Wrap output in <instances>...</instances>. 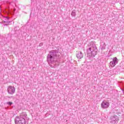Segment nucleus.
Returning a JSON list of instances; mask_svg holds the SVG:
<instances>
[{
    "label": "nucleus",
    "mask_w": 124,
    "mask_h": 124,
    "mask_svg": "<svg viewBox=\"0 0 124 124\" xmlns=\"http://www.w3.org/2000/svg\"><path fill=\"white\" fill-rule=\"evenodd\" d=\"M106 47V45L105 43H103V46H102L101 50H105Z\"/></svg>",
    "instance_id": "obj_13"
},
{
    "label": "nucleus",
    "mask_w": 124,
    "mask_h": 124,
    "mask_svg": "<svg viewBox=\"0 0 124 124\" xmlns=\"http://www.w3.org/2000/svg\"><path fill=\"white\" fill-rule=\"evenodd\" d=\"M87 57L89 59L91 58H94L97 55V47L95 45H93V46L89 47L87 49Z\"/></svg>",
    "instance_id": "obj_2"
},
{
    "label": "nucleus",
    "mask_w": 124,
    "mask_h": 124,
    "mask_svg": "<svg viewBox=\"0 0 124 124\" xmlns=\"http://www.w3.org/2000/svg\"><path fill=\"white\" fill-rule=\"evenodd\" d=\"M3 22L5 23L4 24V26H8V25H9L10 24V23H11L10 21H7V22L3 21Z\"/></svg>",
    "instance_id": "obj_15"
},
{
    "label": "nucleus",
    "mask_w": 124,
    "mask_h": 124,
    "mask_svg": "<svg viewBox=\"0 0 124 124\" xmlns=\"http://www.w3.org/2000/svg\"><path fill=\"white\" fill-rule=\"evenodd\" d=\"M58 54H59V51L58 50H51L46 57L47 62L49 64H53V65H55V66L56 65H59V62L57 61Z\"/></svg>",
    "instance_id": "obj_1"
},
{
    "label": "nucleus",
    "mask_w": 124,
    "mask_h": 124,
    "mask_svg": "<svg viewBox=\"0 0 124 124\" xmlns=\"http://www.w3.org/2000/svg\"><path fill=\"white\" fill-rule=\"evenodd\" d=\"M118 62H119V60H118V58H117V57H114L113 58V60L110 62L109 64L111 67H114Z\"/></svg>",
    "instance_id": "obj_6"
},
{
    "label": "nucleus",
    "mask_w": 124,
    "mask_h": 124,
    "mask_svg": "<svg viewBox=\"0 0 124 124\" xmlns=\"http://www.w3.org/2000/svg\"><path fill=\"white\" fill-rule=\"evenodd\" d=\"M13 108V107H11V109H12Z\"/></svg>",
    "instance_id": "obj_17"
},
{
    "label": "nucleus",
    "mask_w": 124,
    "mask_h": 124,
    "mask_svg": "<svg viewBox=\"0 0 124 124\" xmlns=\"http://www.w3.org/2000/svg\"><path fill=\"white\" fill-rule=\"evenodd\" d=\"M71 16L73 17H75L76 16V10H74L72 11V13H71Z\"/></svg>",
    "instance_id": "obj_11"
},
{
    "label": "nucleus",
    "mask_w": 124,
    "mask_h": 124,
    "mask_svg": "<svg viewBox=\"0 0 124 124\" xmlns=\"http://www.w3.org/2000/svg\"><path fill=\"white\" fill-rule=\"evenodd\" d=\"M83 57H84V54L81 51L78 52L77 54V58H78V59H82Z\"/></svg>",
    "instance_id": "obj_8"
},
{
    "label": "nucleus",
    "mask_w": 124,
    "mask_h": 124,
    "mask_svg": "<svg viewBox=\"0 0 124 124\" xmlns=\"http://www.w3.org/2000/svg\"><path fill=\"white\" fill-rule=\"evenodd\" d=\"M6 13H7V14H8V15H12V12L10 11V9H7L6 10Z\"/></svg>",
    "instance_id": "obj_10"
},
{
    "label": "nucleus",
    "mask_w": 124,
    "mask_h": 124,
    "mask_svg": "<svg viewBox=\"0 0 124 124\" xmlns=\"http://www.w3.org/2000/svg\"><path fill=\"white\" fill-rule=\"evenodd\" d=\"M15 124H26V119L16 116L15 119Z\"/></svg>",
    "instance_id": "obj_3"
},
{
    "label": "nucleus",
    "mask_w": 124,
    "mask_h": 124,
    "mask_svg": "<svg viewBox=\"0 0 124 124\" xmlns=\"http://www.w3.org/2000/svg\"><path fill=\"white\" fill-rule=\"evenodd\" d=\"M15 87L14 86H9L7 88L8 93L9 94H13L15 93Z\"/></svg>",
    "instance_id": "obj_7"
},
{
    "label": "nucleus",
    "mask_w": 124,
    "mask_h": 124,
    "mask_svg": "<svg viewBox=\"0 0 124 124\" xmlns=\"http://www.w3.org/2000/svg\"><path fill=\"white\" fill-rule=\"evenodd\" d=\"M18 30H19V27H15L14 31L16 32L15 33H16V34H17V33H18L17 32H19V31H20Z\"/></svg>",
    "instance_id": "obj_12"
},
{
    "label": "nucleus",
    "mask_w": 124,
    "mask_h": 124,
    "mask_svg": "<svg viewBox=\"0 0 124 124\" xmlns=\"http://www.w3.org/2000/svg\"><path fill=\"white\" fill-rule=\"evenodd\" d=\"M42 46H43V43H41L39 45V47H41Z\"/></svg>",
    "instance_id": "obj_16"
},
{
    "label": "nucleus",
    "mask_w": 124,
    "mask_h": 124,
    "mask_svg": "<svg viewBox=\"0 0 124 124\" xmlns=\"http://www.w3.org/2000/svg\"><path fill=\"white\" fill-rule=\"evenodd\" d=\"M8 98H10V97H9V96H8Z\"/></svg>",
    "instance_id": "obj_18"
},
{
    "label": "nucleus",
    "mask_w": 124,
    "mask_h": 124,
    "mask_svg": "<svg viewBox=\"0 0 124 124\" xmlns=\"http://www.w3.org/2000/svg\"><path fill=\"white\" fill-rule=\"evenodd\" d=\"M6 104L9 105V106H12V105H13V102L10 101L7 102Z\"/></svg>",
    "instance_id": "obj_14"
},
{
    "label": "nucleus",
    "mask_w": 124,
    "mask_h": 124,
    "mask_svg": "<svg viewBox=\"0 0 124 124\" xmlns=\"http://www.w3.org/2000/svg\"><path fill=\"white\" fill-rule=\"evenodd\" d=\"M27 120H29V118H27Z\"/></svg>",
    "instance_id": "obj_19"
},
{
    "label": "nucleus",
    "mask_w": 124,
    "mask_h": 124,
    "mask_svg": "<svg viewBox=\"0 0 124 124\" xmlns=\"http://www.w3.org/2000/svg\"><path fill=\"white\" fill-rule=\"evenodd\" d=\"M27 113L25 112H22L21 114H20V116H18V118H22V119H25L26 120V118H27Z\"/></svg>",
    "instance_id": "obj_9"
},
{
    "label": "nucleus",
    "mask_w": 124,
    "mask_h": 124,
    "mask_svg": "<svg viewBox=\"0 0 124 124\" xmlns=\"http://www.w3.org/2000/svg\"><path fill=\"white\" fill-rule=\"evenodd\" d=\"M101 106L103 109H107V108H109V106H110V102L107 100H104L102 102Z\"/></svg>",
    "instance_id": "obj_4"
},
{
    "label": "nucleus",
    "mask_w": 124,
    "mask_h": 124,
    "mask_svg": "<svg viewBox=\"0 0 124 124\" xmlns=\"http://www.w3.org/2000/svg\"><path fill=\"white\" fill-rule=\"evenodd\" d=\"M119 119L120 118L116 115L111 116L109 118V120L111 124H116V122H118Z\"/></svg>",
    "instance_id": "obj_5"
}]
</instances>
